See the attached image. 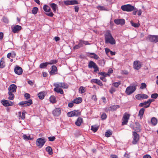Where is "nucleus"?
<instances>
[{
    "label": "nucleus",
    "instance_id": "7ed1b4c3",
    "mask_svg": "<svg viewBox=\"0 0 158 158\" xmlns=\"http://www.w3.org/2000/svg\"><path fill=\"white\" fill-rule=\"evenodd\" d=\"M46 142V141L45 138L44 137H41L38 138L36 139V144L39 148H41L42 147Z\"/></svg>",
    "mask_w": 158,
    "mask_h": 158
},
{
    "label": "nucleus",
    "instance_id": "8fccbe9b",
    "mask_svg": "<svg viewBox=\"0 0 158 158\" xmlns=\"http://www.w3.org/2000/svg\"><path fill=\"white\" fill-rule=\"evenodd\" d=\"M101 119L102 120H104L106 119L107 118V115L105 113H103L101 115Z\"/></svg>",
    "mask_w": 158,
    "mask_h": 158
},
{
    "label": "nucleus",
    "instance_id": "bf43d9fd",
    "mask_svg": "<svg viewBox=\"0 0 158 158\" xmlns=\"http://www.w3.org/2000/svg\"><path fill=\"white\" fill-rule=\"evenodd\" d=\"M24 97L27 100L28 99L30 98V95L29 94L25 93L24 95Z\"/></svg>",
    "mask_w": 158,
    "mask_h": 158
},
{
    "label": "nucleus",
    "instance_id": "58836bf2",
    "mask_svg": "<svg viewBox=\"0 0 158 158\" xmlns=\"http://www.w3.org/2000/svg\"><path fill=\"white\" fill-rule=\"evenodd\" d=\"M85 92V88L83 86H80L79 89V92L80 94H83Z\"/></svg>",
    "mask_w": 158,
    "mask_h": 158
},
{
    "label": "nucleus",
    "instance_id": "ddd939ff",
    "mask_svg": "<svg viewBox=\"0 0 158 158\" xmlns=\"http://www.w3.org/2000/svg\"><path fill=\"white\" fill-rule=\"evenodd\" d=\"M53 115L56 117L59 116L61 114V110L60 108H55L52 111Z\"/></svg>",
    "mask_w": 158,
    "mask_h": 158
},
{
    "label": "nucleus",
    "instance_id": "680f3d73",
    "mask_svg": "<svg viewBox=\"0 0 158 158\" xmlns=\"http://www.w3.org/2000/svg\"><path fill=\"white\" fill-rule=\"evenodd\" d=\"M141 96L142 99H147L148 98V96L147 94H141Z\"/></svg>",
    "mask_w": 158,
    "mask_h": 158
},
{
    "label": "nucleus",
    "instance_id": "39448f33",
    "mask_svg": "<svg viewBox=\"0 0 158 158\" xmlns=\"http://www.w3.org/2000/svg\"><path fill=\"white\" fill-rule=\"evenodd\" d=\"M133 140L132 143L133 144L135 145L137 143L139 140V135L136 132L134 131L132 133Z\"/></svg>",
    "mask_w": 158,
    "mask_h": 158
},
{
    "label": "nucleus",
    "instance_id": "0e129e2a",
    "mask_svg": "<svg viewBox=\"0 0 158 158\" xmlns=\"http://www.w3.org/2000/svg\"><path fill=\"white\" fill-rule=\"evenodd\" d=\"M48 139L50 141H53L56 139V138L54 136H50L48 137Z\"/></svg>",
    "mask_w": 158,
    "mask_h": 158
},
{
    "label": "nucleus",
    "instance_id": "3c124183",
    "mask_svg": "<svg viewBox=\"0 0 158 158\" xmlns=\"http://www.w3.org/2000/svg\"><path fill=\"white\" fill-rule=\"evenodd\" d=\"M147 87V85L144 83H142L141 84V85L140 87L141 89H143L146 88Z\"/></svg>",
    "mask_w": 158,
    "mask_h": 158
},
{
    "label": "nucleus",
    "instance_id": "473e14b6",
    "mask_svg": "<svg viewBox=\"0 0 158 158\" xmlns=\"http://www.w3.org/2000/svg\"><path fill=\"white\" fill-rule=\"evenodd\" d=\"M50 6L53 11L54 12H56V10L57 8V5L54 3H52L50 4Z\"/></svg>",
    "mask_w": 158,
    "mask_h": 158
},
{
    "label": "nucleus",
    "instance_id": "f03ea898",
    "mask_svg": "<svg viewBox=\"0 0 158 158\" xmlns=\"http://www.w3.org/2000/svg\"><path fill=\"white\" fill-rule=\"evenodd\" d=\"M88 67L89 69H94V72L95 73H96L99 71V68L98 65L93 61L90 60L88 64Z\"/></svg>",
    "mask_w": 158,
    "mask_h": 158
},
{
    "label": "nucleus",
    "instance_id": "1a4fd4ad",
    "mask_svg": "<svg viewBox=\"0 0 158 158\" xmlns=\"http://www.w3.org/2000/svg\"><path fill=\"white\" fill-rule=\"evenodd\" d=\"M136 88L135 86H130L127 87L125 92L128 95H129L133 93L136 90Z\"/></svg>",
    "mask_w": 158,
    "mask_h": 158
},
{
    "label": "nucleus",
    "instance_id": "2eb2a0df",
    "mask_svg": "<svg viewBox=\"0 0 158 158\" xmlns=\"http://www.w3.org/2000/svg\"><path fill=\"white\" fill-rule=\"evenodd\" d=\"M90 82L92 84H96L100 87H102L103 85L102 82L100 80L97 79H92L91 80Z\"/></svg>",
    "mask_w": 158,
    "mask_h": 158
},
{
    "label": "nucleus",
    "instance_id": "bb28decb",
    "mask_svg": "<svg viewBox=\"0 0 158 158\" xmlns=\"http://www.w3.org/2000/svg\"><path fill=\"white\" fill-rule=\"evenodd\" d=\"M144 108V107L142 108L139 110L138 115L140 119H141L143 117V115L145 110Z\"/></svg>",
    "mask_w": 158,
    "mask_h": 158
},
{
    "label": "nucleus",
    "instance_id": "f3484780",
    "mask_svg": "<svg viewBox=\"0 0 158 158\" xmlns=\"http://www.w3.org/2000/svg\"><path fill=\"white\" fill-rule=\"evenodd\" d=\"M16 90L17 86L14 84H12L9 87L8 92L15 93L16 92Z\"/></svg>",
    "mask_w": 158,
    "mask_h": 158
},
{
    "label": "nucleus",
    "instance_id": "2f4dec72",
    "mask_svg": "<svg viewBox=\"0 0 158 158\" xmlns=\"http://www.w3.org/2000/svg\"><path fill=\"white\" fill-rule=\"evenodd\" d=\"M49 100L52 103H55L56 102V98L53 95L51 96L49 98Z\"/></svg>",
    "mask_w": 158,
    "mask_h": 158
},
{
    "label": "nucleus",
    "instance_id": "b1692460",
    "mask_svg": "<svg viewBox=\"0 0 158 158\" xmlns=\"http://www.w3.org/2000/svg\"><path fill=\"white\" fill-rule=\"evenodd\" d=\"M56 84L58 85L60 87L63 88L67 89L69 86L67 84L64 82H61L59 84Z\"/></svg>",
    "mask_w": 158,
    "mask_h": 158
},
{
    "label": "nucleus",
    "instance_id": "6e6d98bb",
    "mask_svg": "<svg viewBox=\"0 0 158 158\" xmlns=\"http://www.w3.org/2000/svg\"><path fill=\"white\" fill-rule=\"evenodd\" d=\"M116 91V89L114 88L111 87L109 90V92L110 94H112Z\"/></svg>",
    "mask_w": 158,
    "mask_h": 158
},
{
    "label": "nucleus",
    "instance_id": "5fc2aeb1",
    "mask_svg": "<svg viewBox=\"0 0 158 158\" xmlns=\"http://www.w3.org/2000/svg\"><path fill=\"white\" fill-rule=\"evenodd\" d=\"M158 97V94L157 93L152 94L151 95V97L152 98L156 99Z\"/></svg>",
    "mask_w": 158,
    "mask_h": 158
},
{
    "label": "nucleus",
    "instance_id": "c756f323",
    "mask_svg": "<svg viewBox=\"0 0 158 158\" xmlns=\"http://www.w3.org/2000/svg\"><path fill=\"white\" fill-rule=\"evenodd\" d=\"M151 122L153 126H155L157 123V119L155 117H152L151 119Z\"/></svg>",
    "mask_w": 158,
    "mask_h": 158
},
{
    "label": "nucleus",
    "instance_id": "5701e85b",
    "mask_svg": "<svg viewBox=\"0 0 158 158\" xmlns=\"http://www.w3.org/2000/svg\"><path fill=\"white\" fill-rule=\"evenodd\" d=\"M26 111L25 110H23L22 113L21 111H19L18 112V115L19 117L20 118H19V119L24 120L25 118V114L26 113Z\"/></svg>",
    "mask_w": 158,
    "mask_h": 158
},
{
    "label": "nucleus",
    "instance_id": "e433bc0d",
    "mask_svg": "<svg viewBox=\"0 0 158 158\" xmlns=\"http://www.w3.org/2000/svg\"><path fill=\"white\" fill-rule=\"evenodd\" d=\"M48 62L41 63L40 65V68L41 69H44L46 68L47 66L48 65Z\"/></svg>",
    "mask_w": 158,
    "mask_h": 158
},
{
    "label": "nucleus",
    "instance_id": "c85d7f7f",
    "mask_svg": "<svg viewBox=\"0 0 158 158\" xmlns=\"http://www.w3.org/2000/svg\"><path fill=\"white\" fill-rule=\"evenodd\" d=\"M46 151L48 152V153L50 155H51L53 154V152L52 148L50 146L47 147L45 149Z\"/></svg>",
    "mask_w": 158,
    "mask_h": 158
},
{
    "label": "nucleus",
    "instance_id": "a18cd8bd",
    "mask_svg": "<svg viewBox=\"0 0 158 158\" xmlns=\"http://www.w3.org/2000/svg\"><path fill=\"white\" fill-rule=\"evenodd\" d=\"M23 138L25 140H31L33 139V138H31L30 136H27L26 135L24 134L23 135Z\"/></svg>",
    "mask_w": 158,
    "mask_h": 158
},
{
    "label": "nucleus",
    "instance_id": "69168bd1",
    "mask_svg": "<svg viewBox=\"0 0 158 158\" xmlns=\"http://www.w3.org/2000/svg\"><path fill=\"white\" fill-rule=\"evenodd\" d=\"M71 1V5L77 4H78V2L76 0H72Z\"/></svg>",
    "mask_w": 158,
    "mask_h": 158
},
{
    "label": "nucleus",
    "instance_id": "774afa93",
    "mask_svg": "<svg viewBox=\"0 0 158 158\" xmlns=\"http://www.w3.org/2000/svg\"><path fill=\"white\" fill-rule=\"evenodd\" d=\"M141 96V94H138L135 96V97L138 100H140L142 99Z\"/></svg>",
    "mask_w": 158,
    "mask_h": 158
},
{
    "label": "nucleus",
    "instance_id": "c03bdc74",
    "mask_svg": "<svg viewBox=\"0 0 158 158\" xmlns=\"http://www.w3.org/2000/svg\"><path fill=\"white\" fill-rule=\"evenodd\" d=\"M98 128V127L94 126H92L91 127V130L93 131L94 132H95L97 131Z\"/></svg>",
    "mask_w": 158,
    "mask_h": 158
},
{
    "label": "nucleus",
    "instance_id": "ea45409f",
    "mask_svg": "<svg viewBox=\"0 0 158 158\" xmlns=\"http://www.w3.org/2000/svg\"><path fill=\"white\" fill-rule=\"evenodd\" d=\"M48 64H56L58 62V60H51L49 62H48Z\"/></svg>",
    "mask_w": 158,
    "mask_h": 158
},
{
    "label": "nucleus",
    "instance_id": "864d4df0",
    "mask_svg": "<svg viewBox=\"0 0 158 158\" xmlns=\"http://www.w3.org/2000/svg\"><path fill=\"white\" fill-rule=\"evenodd\" d=\"M67 115L69 117H72L74 116L73 112V111L69 112L67 114Z\"/></svg>",
    "mask_w": 158,
    "mask_h": 158
},
{
    "label": "nucleus",
    "instance_id": "9d476101",
    "mask_svg": "<svg viewBox=\"0 0 158 158\" xmlns=\"http://www.w3.org/2000/svg\"><path fill=\"white\" fill-rule=\"evenodd\" d=\"M44 10L46 12H49V13H47L46 15L52 17L54 15V14L52 12H50L51 10L50 7L47 5H44L43 7Z\"/></svg>",
    "mask_w": 158,
    "mask_h": 158
},
{
    "label": "nucleus",
    "instance_id": "cd10ccee",
    "mask_svg": "<svg viewBox=\"0 0 158 158\" xmlns=\"http://www.w3.org/2000/svg\"><path fill=\"white\" fill-rule=\"evenodd\" d=\"M5 66L4 59L3 57L1 58L0 61V68H4Z\"/></svg>",
    "mask_w": 158,
    "mask_h": 158
},
{
    "label": "nucleus",
    "instance_id": "20e7f679",
    "mask_svg": "<svg viewBox=\"0 0 158 158\" xmlns=\"http://www.w3.org/2000/svg\"><path fill=\"white\" fill-rule=\"evenodd\" d=\"M130 116V114L128 113L127 112L125 113L123 116L122 119L123 121L122 123V125H124L127 124Z\"/></svg>",
    "mask_w": 158,
    "mask_h": 158
},
{
    "label": "nucleus",
    "instance_id": "0eeeda50",
    "mask_svg": "<svg viewBox=\"0 0 158 158\" xmlns=\"http://www.w3.org/2000/svg\"><path fill=\"white\" fill-rule=\"evenodd\" d=\"M146 40L154 43L158 42V35H149L146 38Z\"/></svg>",
    "mask_w": 158,
    "mask_h": 158
},
{
    "label": "nucleus",
    "instance_id": "338daca9",
    "mask_svg": "<svg viewBox=\"0 0 158 158\" xmlns=\"http://www.w3.org/2000/svg\"><path fill=\"white\" fill-rule=\"evenodd\" d=\"M80 48L82 47L83 46V43L82 42V40H79V43L78 44Z\"/></svg>",
    "mask_w": 158,
    "mask_h": 158
},
{
    "label": "nucleus",
    "instance_id": "4468645a",
    "mask_svg": "<svg viewBox=\"0 0 158 158\" xmlns=\"http://www.w3.org/2000/svg\"><path fill=\"white\" fill-rule=\"evenodd\" d=\"M21 26L16 25L13 27H11L12 31L14 33H18L22 29Z\"/></svg>",
    "mask_w": 158,
    "mask_h": 158
},
{
    "label": "nucleus",
    "instance_id": "aec40b11",
    "mask_svg": "<svg viewBox=\"0 0 158 158\" xmlns=\"http://www.w3.org/2000/svg\"><path fill=\"white\" fill-rule=\"evenodd\" d=\"M15 73L17 74L20 75L22 74L23 70L22 68L18 66H17L14 69Z\"/></svg>",
    "mask_w": 158,
    "mask_h": 158
},
{
    "label": "nucleus",
    "instance_id": "de8ad7c7",
    "mask_svg": "<svg viewBox=\"0 0 158 158\" xmlns=\"http://www.w3.org/2000/svg\"><path fill=\"white\" fill-rule=\"evenodd\" d=\"M131 25L135 27H138L140 25L139 23H134L132 21H131Z\"/></svg>",
    "mask_w": 158,
    "mask_h": 158
},
{
    "label": "nucleus",
    "instance_id": "423d86ee",
    "mask_svg": "<svg viewBox=\"0 0 158 158\" xmlns=\"http://www.w3.org/2000/svg\"><path fill=\"white\" fill-rule=\"evenodd\" d=\"M121 8L123 10L127 12L131 11L134 9V7L129 4L123 5Z\"/></svg>",
    "mask_w": 158,
    "mask_h": 158
},
{
    "label": "nucleus",
    "instance_id": "603ef678",
    "mask_svg": "<svg viewBox=\"0 0 158 158\" xmlns=\"http://www.w3.org/2000/svg\"><path fill=\"white\" fill-rule=\"evenodd\" d=\"M98 75L102 76V77H106L107 76H108L106 75V73L104 72H99L98 73Z\"/></svg>",
    "mask_w": 158,
    "mask_h": 158
},
{
    "label": "nucleus",
    "instance_id": "a19ab883",
    "mask_svg": "<svg viewBox=\"0 0 158 158\" xmlns=\"http://www.w3.org/2000/svg\"><path fill=\"white\" fill-rule=\"evenodd\" d=\"M154 101V100H153L152 99H149L148 101L147 102L148 103V104L146 106H144V108H147L148 107H149L150 104L153 101Z\"/></svg>",
    "mask_w": 158,
    "mask_h": 158
},
{
    "label": "nucleus",
    "instance_id": "6e6552de",
    "mask_svg": "<svg viewBox=\"0 0 158 158\" xmlns=\"http://www.w3.org/2000/svg\"><path fill=\"white\" fill-rule=\"evenodd\" d=\"M33 103L31 99L28 101H24L20 102L18 105L22 107H27L31 106Z\"/></svg>",
    "mask_w": 158,
    "mask_h": 158
},
{
    "label": "nucleus",
    "instance_id": "393cba45",
    "mask_svg": "<svg viewBox=\"0 0 158 158\" xmlns=\"http://www.w3.org/2000/svg\"><path fill=\"white\" fill-rule=\"evenodd\" d=\"M120 107V106L118 105H114L110 106L109 108V110L111 111H114L116 110L118 108Z\"/></svg>",
    "mask_w": 158,
    "mask_h": 158
},
{
    "label": "nucleus",
    "instance_id": "37998d69",
    "mask_svg": "<svg viewBox=\"0 0 158 158\" xmlns=\"http://www.w3.org/2000/svg\"><path fill=\"white\" fill-rule=\"evenodd\" d=\"M38 10V8L36 7H34L32 10V14L35 15L37 13Z\"/></svg>",
    "mask_w": 158,
    "mask_h": 158
},
{
    "label": "nucleus",
    "instance_id": "f257e3e1",
    "mask_svg": "<svg viewBox=\"0 0 158 158\" xmlns=\"http://www.w3.org/2000/svg\"><path fill=\"white\" fill-rule=\"evenodd\" d=\"M105 40L106 44L110 43L111 44H115L116 41L110 33V31L107 30L105 34Z\"/></svg>",
    "mask_w": 158,
    "mask_h": 158
},
{
    "label": "nucleus",
    "instance_id": "a211bd4d",
    "mask_svg": "<svg viewBox=\"0 0 158 158\" xmlns=\"http://www.w3.org/2000/svg\"><path fill=\"white\" fill-rule=\"evenodd\" d=\"M51 70L49 72L50 75H53L57 73V69L55 65H52L51 67Z\"/></svg>",
    "mask_w": 158,
    "mask_h": 158
},
{
    "label": "nucleus",
    "instance_id": "e2e57ef3",
    "mask_svg": "<svg viewBox=\"0 0 158 158\" xmlns=\"http://www.w3.org/2000/svg\"><path fill=\"white\" fill-rule=\"evenodd\" d=\"M64 3L66 5L68 6L69 5H71V1H66L64 2Z\"/></svg>",
    "mask_w": 158,
    "mask_h": 158
},
{
    "label": "nucleus",
    "instance_id": "9b49d317",
    "mask_svg": "<svg viewBox=\"0 0 158 158\" xmlns=\"http://www.w3.org/2000/svg\"><path fill=\"white\" fill-rule=\"evenodd\" d=\"M142 64L139 60H135L133 63V68L136 70H139L142 67Z\"/></svg>",
    "mask_w": 158,
    "mask_h": 158
},
{
    "label": "nucleus",
    "instance_id": "a878e982",
    "mask_svg": "<svg viewBox=\"0 0 158 158\" xmlns=\"http://www.w3.org/2000/svg\"><path fill=\"white\" fill-rule=\"evenodd\" d=\"M82 101V99L81 98L78 97L76 98L73 101V102L74 103L79 104Z\"/></svg>",
    "mask_w": 158,
    "mask_h": 158
},
{
    "label": "nucleus",
    "instance_id": "4be33fe9",
    "mask_svg": "<svg viewBox=\"0 0 158 158\" xmlns=\"http://www.w3.org/2000/svg\"><path fill=\"white\" fill-rule=\"evenodd\" d=\"M83 123V120L82 118L79 117L75 122V124L77 126L80 127Z\"/></svg>",
    "mask_w": 158,
    "mask_h": 158
},
{
    "label": "nucleus",
    "instance_id": "09e8293b",
    "mask_svg": "<svg viewBox=\"0 0 158 158\" xmlns=\"http://www.w3.org/2000/svg\"><path fill=\"white\" fill-rule=\"evenodd\" d=\"M112 134V133L111 132H110L109 131H107L105 133V135L106 137H110Z\"/></svg>",
    "mask_w": 158,
    "mask_h": 158
},
{
    "label": "nucleus",
    "instance_id": "72a5a7b5",
    "mask_svg": "<svg viewBox=\"0 0 158 158\" xmlns=\"http://www.w3.org/2000/svg\"><path fill=\"white\" fill-rule=\"evenodd\" d=\"M38 96L40 99L42 100L44 97L45 95L44 92H41L39 93L38 94Z\"/></svg>",
    "mask_w": 158,
    "mask_h": 158
},
{
    "label": "nucleus",
    "instance_id": "dca6fc26",
    "mask_svg": "<svg viewBox=\"0 0 158 158\" xmlns=\"http://www.w3.org/2000/svg\"><path fill=\"white\" fill-rule=\"evenodd\" d=\"M114 23L117 25H120L121 26L125 23V20L124 19H118L114 20Z\"/></svg>",
    "mask_w": 158,
    "mask_h": 158
},
{
    "label": "nucleus",
    "instance_id": "f704fd0d",
    "mask_svg": "<svg viewBox=\"0 0 158 158\" xmlns=\"http://www.w3.org/2000/svg\"><path fill=\"white\" fill-rule=\"evenodd\" d=\"M14 93L11 92H8V94L9 95V97L8 98V99L11 100H13L15 98V95L13 94Z\"/></svg>",
    "mask_w": 158,
    "mask_h": 158
},
{
    "label": "nucleus",
    "instance_id": "4c0bfd02",
    "mask_svg": "<svg viewBox=\"0 0 158 158\" xmlns=\"http://www.w3.org/2000/svg\"><path fill=\"white\" fill-rule=\"evenodd\" d=\"M74 116H78L81 115V112L79 110H73Z\"/></svg>",
    "mask_w": 158,
    "mask_h": 158
},
{
    "label": "nucleus",
    "instance_id": "c9c22d12",
    "mask_svg": "<svg viewBox=\"0 0 158 158\" xmlns=\"http://www.w3.org/2000/svg\"><path fill=\"white\" fill-rule=\"evenodd\" d=\"M89 55H91L94 56H90L89 57L93 58L95 60H98L99 58V56L94 53H89Z\"/></svg>",
    "mask_w": 158,
    "mask_h": 158
},
{
    "label": "nucleus",
    "instance_id": "412c9836",
    "mask_svg": "<svg viewBox=\"0 0 158 158\" xmlns=\"http://www.w3.org/2000/svg\"><path fill=\"white\" fill-rule=\"evenodd\" d=\"M134 130L137 132H139L141 130V126L138 122L135 123V125L133 128Z\"/></svg>",
    "mask_w": 158,
    "mask_h": 158
},
{
    "label": "nucleus",
    "instance_id": "4d7b16f0",
    "mask_svg": "<svg viewBox=\"0 0 158 158\" xmlns=\"http://www.w3.org/2000/svg\"><path fill=\"white\" fill-rule=\"evenodd\" d=\"M148 104V103L147 101H145L143 103H141L139 105V106L140 107H143V106H145Z\"/></svg>",
    "mask_w": 158,
    "mask_h": 158
},
{
    "label": "nucleus",
    "instance_id": "f8f14e48",
    "mask_svg": "<svg viewBox=\"0 0 158 158\" xmlns=\"http://www.w3.org/2000/svg\"><path fill=\"white\" fill-rule=\"evenodd\" d=\"M1 103L4 106L6 107L12 106L13 105L12 102L5 99L2 100Z\"/></svg>",
    "mask_w": 158,
    "mask_h": 158
},
{
    "label": "nucleus",
    "instance_id": "79ce46f5",
    "mask_svg": "<svg viewBox=\"0 0 158 158\" xmlns=\"http://www.w3.org/2000/svg\"><path fill=\"white\" fill-rule=\"evenodd\" d=\"M121 84V81H119L118 82H114L112 84V85L116 88H118V86Z\"/></svg>",
    "mask_w": 158,
    "mask_h": 158
},
{
    "label": "nucleus",
    "instance_id": "052dcab7",
    "mask_svg": "<svg viewBox=\"0 0 158 158\" xmlns=\"http://www.w3.org/2000/svg\"><path fill=\"white\" fill-rule=\"evenodd\" d=\"M91 99L94 100L95 102H96L97 101V98L96 95H93L91 97Z\"/></svg>",
    "mask_w": 158,
    "mask_h": 158
},
{
    "label": "nucleus",
    "instance_id": "6ab92c4d",
    "mask_svg": "<svg viewBox=\"0 0 158 158\" xmlns=\"http://www.w3.org/2000/svg\"><path fill=\"white\" fill-rule=\"evenodd\" d=\"M54 85L56 87L54 89V90L55 92L57 93H59L61 94H64V91L58 85L56 84Z\"/></svg>",
    "mask_w": 158,
    "mask_h": 158
},
{
    "label": "nucleus",
    "instance_id": "7c9ffc66",
    "mask_svg": "<svg viewBox=\"0 0 158 158\" xmlns=\"http://www.w3.org/2000/svg\"><path fill=\"white\" fill-rule=\"evenodd\" d=\"M16 56V53L12 51V53L9 52L7 55V57L10 59V57H11L12 58L15 57Z\"/></svg>",
    "mask_w": 158,
    "mask_h": 158
},
{
    "label": "nucleus",
    "instance_id": "49530a36",
    "mask_svg": "<svg viewBox=\"0 0 158 158\" xmlns=\"http://www.w3.org/2000/svg\"><path fill=\"white\" fill-rule=\"evenodd\" d=\"M113 70L111 68H109L107 71V73H106V75L110 77V74L113 73Z\"/></svg>",
    "mask_w": 158,
    "mask_h": 158
},
{
    "label": "nucleus",
    "instance_id": "13d9d810",
    "mask_svg": "<svg viewBox=\"0 0 158 158\" xmlns=\"http://www.w3.org/2000/svg\"><path fill=\"white\" fill-rule=\"evenodd\" d=\"M3 22L6 23H8L9 22V20L8 18L5 17H3L2 18Z\"/></svg>",
    "mask_w": 158,
    "mask_h": 158
}]
</instances>
